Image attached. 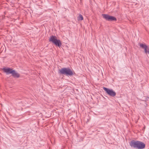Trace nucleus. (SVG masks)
<instances>
[{"label":"nucleus","mask_w":149,"mask_h":149,"mask_svg":"<svg viewBox=\"0 0 149 149\" xmlns=\"http://www.w3.org/2000/svg\"><path fill=\"white\" fill-rule=\"evenodd\" d=\"M60 71L61 74L67 76H71L75 74L74 71L71 70L69 68H63L60 70Z\"/></svg>","instance_id":"1"},{"label":"nucleus","mask_w":149,"mask_h":149,"mask_svg":"<svg viewBox=\"0 0 149 149\" xmlns=\"http://www.w3.org/2000/svg\"><path fill=\"white\" fill-rule=\"evenodd\" d=\"M49 41L52 42L56 46L60 47L62 43L61 41L57 38V37L54 36H50Z\"/></svg>","instance_id":"2"},{"label":"nucleus","mask_w":149,"mask_h":149,"mask_svg":"<svg viewBox=\"0 0 149 149\" xmlns=\"http://www.w3.org/2000/svg\"><path fill=\"white\" fill-rule=\"evenodd\" d=\"M103 89L108 95L114 97L116 95V93L112 89H109L104 87Z\"/></svg>","instance_id":"3"},{"label":"nucleus","mask_w":149,"mask_h":149,"mask_svg":"<svg viewBox=\"0 0 149 149\" xmlns=\"http://www.w3.org/2000/svg\"><path fill=\"white\" fill-rule=\"evenodd\" d=\"M102 15L103 17L106 20L109 21H116V19L115 17L110 16L108 14H103Z\"/></svg>","instance_id":"4"},{"label":"nucleus","mask_w":149,"mask_h":149,"mask_svg":"<svg viewBox=\"0 0 149 149\" xmlns=\"http://www.w3.org/2000/svg\"><path fill=\"white\" fill-rule=\"evenodd\" d=\"M139 141L134 140H132L130 143V146L132 148H137Z\"/></svg>","instance_id":"5"},{"label":"nucleus","mask_w":149,"mask_h":149,"mask_svg":"<svg viewBox=\"0 0 149 149\" xmlns=\"http://www.w3.org/2000/svg\"><path fill=\"white\" fill-rule=\"evenodd\" d=\"M140 46L144 49L145 53L149 54V48L145 44H140Z\"/></svg>","instance_id":"6"},{"label":"nucleus","mask_w":149,"mask_h":149,"mask_svg":"<svg viewBox=\"0 0 149 149\" xmlns=\"http://www.w3.org/2000/svg\"><path fill=\"white\" fill-rule=\"evenodd\" d=\"M3 71L6 72L7 74H8L12 73L13 72V70L10 68H3Z\"/></svg>","instance_id":"7"},{"label":"nucleus","mask_w":149,"mask_h":149,"mask_svg":"<svg viewBox=\"0 0 149 149\" xmlns=\"http://www.w3.org/2000/svg\"><path fill=\"white\" fill-rule=\"evenodd\" d=\"M145 144L143 142L139 141L137 148L138 149H142L145 148Z\"/></svg>","instance_id":"8"},{"label":"nucleus","mask_w":149,"mask_h":149,"mask_svg":"<svg viewBox=\"0 0 149 149\" xmlns=\"http://www.w3.org/2000/svg\"><path fill=\"white\" fill-rule=\"evenodd\" d=\"M13 72L11 74L14 77L18 78L19 77V74L15 70H13Z\"/></svg>","instance_id":"9"},{"label":"nucleus","mask_w":149,"mask_h":149,"mask_svg":"<svg viewBox=\"0 0 149 149\" xmlns=\"http://www.w3.org/2000/svg\"><path fill=\"white\" fill-rule=\"evenodd\" d=\"M77 19L78 20H82L83 19V17L82 15L80 14L79 16L77 17Z\"/></svg>","instance_id":"10"}]
</instances>
